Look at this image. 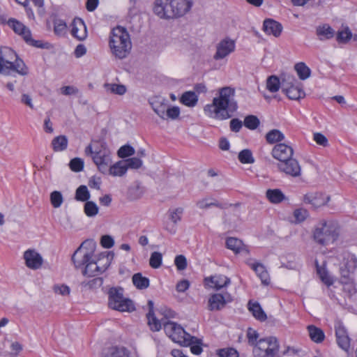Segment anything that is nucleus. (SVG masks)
Instances as JSON below:
<instances>
[{
  "label": "nucleus",
  "instance_id": "c756f323",
  "mask_svg": "<svg viewBox=\"0 0 357 357\" xmlns=\"http://www.w3.org/2000/svg\"><path fill=\"white\" fill-rule=\"evenodd\" d=\"M205 280L213 284V287L217 290L224 287H227L230 284V279L223 275H216L214 276H211L210 278H206Z\"/></svg>",
  "mask_w": 357,
  "mask_h": 357
},
{
  "label": "nucleus",
  "instance_id": "393cba45",
  "mask_svg": "<svg viewBox=\"0 0 357 357\" xmlns=\"http://www.w3.org/2000/svg\"><path fill=\"white\" fill-rule=\"evenodd\" d=\"M149 312L146 314L148 324L152 331H159L162 325L160 321L156 318L153 312L154 304L151 300L148 301Z\"/></svg>",
  "mask_w": 357,
  "mask_h": 357
},
{
  "label": "nucleus",
  "instance_id": "f704fd0d",
  "mask_svg": "<svg viewBox=\"0 0 357 357\" xmlns=\"http://www.w3.org/2000/svg\"><path fill=\"white\" fill-rule=\"evenodd\" d=\"M198 101V97L195 92L186 91L183 93L180 98V102L188 107H195Z\"/></svg>",
  "mask_w": 357,
  "mask_h": 357
},
{
  "label": "nucleus",
  "instance_id": "2f4dec72",
  "mask_svg": "<svg viewBox=\"0 0 357 357\" xmlns=\"http://www.w3.org/2000/svg\"><path fill=\"white\" fill-rule=\"evenodd\" d=\"M123 160H121L115 163L114 165L108 167L107 174L112 175L114 176H122L127 172V168Z\"/></svg>",
  "mask_w": 357,
  "mask_h": 357
},
{
  "label": "nucleus",
  "instance_id": "6e6d98bb",
  "mask_svg": "<svg viewBox=\"0 0 357 357\" xmlns=\"http://www.w3.org/2000/svg\"><path fill=\"white\" fill-rule=\"evenodd\" d=\"M162 256L160 252H153L151 255L149 264L153 268H158L162 264Z\"/></svg>",
  "mask_w": 357,
  "mask_h": 357
},
{
  "label": "nucleus",
  "instance_id": "a18cd8bd",
  "mask_svg": "<svg viewBox=\"0 0 357 357\" xmlns=\"http://www.w3.org/2000/svg\"><path fill=\"white\" fill-rule=\"evenodd\" d=\"M90 198V193L86 185H80L75 192V199L80 202H86Z\"/></svg>",
  "mask_w": 357,
  "mask_h": 357
},
{
  "label": "nucleus",
  "instance_id": "4c0bfd02",
  "mask_svg": "<svg viewBox=\"0 0 357 357\" xmlns=\"http://www.w3.org/2000/svg\"><path fill=\"white\" fill-rule=\"evenodd\" d=\"M298 84H300V82L293 75L283 73L281 76V86L282 91L284 90V88H289Z\"/></svg>",
  "mask_w": 357,
  "mask_h": 357
},
{
  "label": "nucleus",
  "instance_id": "7ed1b4c3",
  "mask_svg": "<svg viewBox=\"0 0 357 357\" xmlns=\"http://www.w3.org/2000/svg\"><path fill=\"white\" fill-rule=\"evenodd\" d=\"M86 155L91 156L98 170L107 174L108 167L112 164L111 152L104 140H93L84 150Z\"/></svg>",
  "mask_w": 357,
  "mask_h": 357
},
{
  "label": "nucleus",
  "instance_id": "0e129e2a",
  "mask_svg": "<svg viewBox=\"0 0 357 357\" xmlns=\"http://www.w3.org/2000/svg\"><path fill=\"white\" fill-rule=\"evenodd\" d=\"M69 166L72 171L79 172L84 168V161L79 158H75L70 160Z\"/></svg>",
  "mask_w": 357,
  "mask_h": 357
},
{
  "label": "nucleus",
  "instance_id": "c03bdc74",
  "mask_svg": "<svg viewBox=\"0 0 357 357\" xmlns=\"http://www.w3.org/2000/svg\"><path fill=\"white\" fill-rule=\"evenodd\" d=\"M238 159L243 164H252L255 162L252 151L250 149H243L240 151Z\"/></svg>",
  "mask_w": 357,
  "mask_h": 357
},
{
  "label": "nucleus",
  "instance_id": "f8f14e48",
  "mask_svg": "<svg viewBox=\"0 0 357 357\" xmlns=\"http://www.w3.org/2000/svg\"><path fill=\"white\" fill-rule=\"evenodd\" d=\"M236 45L234 40L230 38L222 40L216 46V52L213 56L215 60H220L235 50Z\"/></svg>",
  "mask_w": 357,
  "mask_h": 357
},
{
  "label": "nucleus",
  "instance_id": "ddd939ff",
  "mask_svg": "<svg viewBox=\"0 0 357 357\" xmlns=\"http://www.w3.org/2000/svg\"><path fill=\"white\" fill-rule=\"evenodd\" d=\"M271 154L275 159L282 162L292 157L294 150L291 146L280 143L273 148Z\"/></svg>",
  "mask_w": 357,
  "mask_h": 357
},
{
  "label": "nucleus",
  "instance_id": "39448f33",
  "mask_svg": "<svg viewBox=\"0 0 357 357\" xmlns=\"http://www.w3.org/2000/svg\"><path fill=\"white\" fill-rule=\"evenodd\" d=\"M109 45L112 54L116 58H126L132 47L130 35L126 29L120 26L114 28L110 33Z\"/></svg>",
  "mask_w": 357,
  "mask_h": 357
},
{
  "label": "nucleus",
  "instance_id": "338daca9",
  "mask_svg": "<svg viewBox=\"0 0 357 357\" xmlns=\"http://www.w3.org/2000/svg\"><path fill=\"white\" fill-rule=\"evenodd\" d=\"M106 86L108 88L112 93L118 94V95H123L126 92V88L123 84H107Z\"/></svg>",
  "mask_w": 357,
  "mask_h": 357
},
{
  "label": "nucleus",
  "instance_id": "4d7b16f0",
  "mask_svg": "<svg viewBox=\"0 0 357 357\" xmlns=\"http://www.w3.org/2000/svg\"><path fill=\"white\" fill-rule=\"evenodd\" d=\"M183 213V208L181 207L176 208L173 210L170 209L168 211L169 219L175 225L177 224L181 220Z\"/></svg>",
  "mask_w": 357,
  "mask_h": 357
},
{
  "label": "nucleus",
  "instance_id": "58836bf2",
  "mask_svg": "<svg viewBox=\"0 0 357 357\" xmlns=\"http://www.w3.org/2000/svg\"><path fill=\"white\" fill-rule=\"evenodd\" d=\"M294 69L300 79L305 80L311 75V70L306 66L305 63L300 62L294 66Z\"/></svg>",
  "mask_w": 357,
  "mask_h": 357
},
{
  "label": "nucleus",
  "instance_id": "a19ab883",
  "mask_svg": "<svg viewBox=\"0 0 357 357\" xmlns=\"http://www.w3.org/2000/svg\"><path fill=\"white\" fill-rule=\"evenodd\" d=\"M280 85L281 82L275 75H271L267 79L266 88L271 93L277 92L279 90Z\"/></svg>",
  "mask_w": 357,
  "mask_h": 357
},
{
  "label": "nucleus",
  "instance_id": "b1692460",
  "mask_svg": "<svg viewBox=\"0 0 357 357\" xmlns=\"http://www.w3.org/2000/svg\"><path fill=\"white\" fill-rule=\"evenodd\" d=\"M335 30L328 24L319 25L316 28V35L321 41L330 40L334 37Z\"/></svg>",
  "mask_w": 357,
  "mask_h": 357
},
{
  "label": "nucleus",
  "instance_id": "f3484780",
  "mask_svg": "<svg viewBox=\"0 0 357 357\" xmlns=\"http://www.w3.org/2000/svg\"><path fill=\"white\" fill-rule=\"evenodd\" d=\"M231 301L232 298L229 294L225 296L221 294H214L208 299V310L211 311L220 310L225 307L227 303Z\"/></svg>",
  "mask_w": 357,
  "mask_h": 357
},
{
  "label": "nucleus",
  "instance_id": "bf43d9fd",
  "mask_svg": "<svg viewBox=\"0 0 357 357\" xmlns=\"http://www.w3.org/2000/svg\"><path fill=\"white\" fill-rule=\"evenodd\" d=\"M293 215L296 222L301 223L306 220L309 215V213L306 209L301 208L294 210Z\"/></svg>",
  "mask_w": 357,
  "mask_h": 357
},
{
  "label": "nucleus",
  "instance_id": "e2e57ef3",
  "mask_svg": "<svg viewBox=\"0 0 357 357\" xmlns=\"http://www.w3.org/2000/svg\"><path fill=\"white\" fill-rule=\"evenodd\" d=\"M217 354L219 357H238V351L234 348L218 349Z\"/></svg>",
  "mask_w": 357,
  "mask_h": 357
},
{
  "label": "nucleus",
  "instance_id": "aec40b11",
  "mask_svg": "<svg viewBox=\"0 0 357 357\" xmlns=\"http://www.w3.org/2000/svg\"><path fill=\"white\" fill-rule=\"evenodd\" d=\"M71 34L79 40H84L87 36V31L84 21L80 18H75L72 24Z\"/></svg>",
  "mask_w": 357,
  "mask_h": 357
},
{
  "label": "nucleus",
  "instance_id": "a878e982",
  "mask_svg": "<svg viewBox=\"0 0 357 357\" xmlns=\"http://www.w3.org/2000/svg\"><path fill=\"white\" fill-rule=\"evenodd\" d=\"M8 24L17 34L21 36L24 40L26 36H30V29L24 25L20 21L10 18L8 21Z\"/></svg>",
  "mask_w": 357,
  "mask_h": 357
},
{
  "label": "nucleus",
  "instance_id": "f03ea898",
  "mask_svg": "<svg viewBox=\"0 0 357 357\" xmlns=\"http://www.w3.org/2000/svg\"><path fill=\"white\" fill-rule=\"evenodd\" d=\"M193 4V0H155L153 11L160 18L179 17L188 13Z\"/></svg>",
  "mask_w": 357,
  "mask_h": 357
},
{
  "label": "nucleus",
  "instance_id": "6e6552de",
  "mask_svg": "<svg viewBox=\"0 0 357 357\" xmlns=\"http://www.w3.org/2000/svg\"><path fill=\"white\" fill-rule=\"evenodd\" d=\"M163 326L166 335L175 342L191 344L195 342L194 340H197V337L191 336L180 325L175 322L167 321L164 323Z\"/></svg>",
  "mask_w": 357,
  "mask_h": 357
},
{
  "label": "nucleus",
  "instance_id": "a211bd4d",
  "mask_svg": "<svg viewBox=\"0 0 357 357\" xmlns=\"http://www.w3.org/2000/svg\"><path fill=\"white\" fill-rule=\"evenodd\" d=\"M329 200V197H326L321 192H310L303 197V202L305 204H311L314 208H318L325 205Z\"/></svg>",
  "mask_w": 357,
  "mask_h": 357
},
{
  "label": "nucleus",
  "instance_id": "680f3d73",
  "mask_svg": "<svg viewBox=\"0 0 357 357\" xmlns=\"http://www.w3.org/2000/svg\"><path fill=\"white\" fill-rule=\"evenodd\" d=\"M128 169H139L142 165V161L140 158L134 157L123 160Z\"/></svg>",
  "mask_w": 357,
  "mask_h": 357
},
{
  "label": "nucleus",
  "instance_id": "ea45409f",
  "mask_svg": "<svg viewBox=\"0 0 357 357\" xmlns=\"http://www.w3.org/2000/svg\"><path fill=\"white\" fill-rule=\"evenodd\" d=\"M340 282L344 285V291L347 292L349 296H352L356 292L355 284L354 282V279L351 276L348 277V278L341 277Z\"/></svg>",
  "mask_w": 357,
  "mask_h": 357
},
{
  "label": "nucleus",
  "instance_id": "49530a36",
  "mask_svg": "<svg viewBox=\"0 0 357 357\" xmlns=\"http://www.w3.org/2000/svg\"><path fill=\"white\" fill-rule=\"evenodd\" d=\"M196 205L202 209L208 208L211 206H216L220 208L226 207V204H222L217 201L208 202L207 199H203L197 202Z\"/></svg>",
  "mask_w": 357,
  "mask_h": 357
},
{
  "label": "nucleus",
  "instance_id": "37998d69",
  "mask_svg": "<svg viewBox=\"0 0 357 357\" xmlns=\"http://www.w3.org/2000/svg\"><path fill=\"white\" fill-rule=\"evenodd\" d=\"M102 283L103 280L102 278H94L88 281L82 282L81 286L85 289H93L100 287Z\"/></svg>",
  "mask_w": 357,
  "mask_h": 357
},
{
  "label": "nucleus",
  "instance_id": "13d9d810",
  "mask_svg": "<svg viewBox=\"0 0 357 357\" xmlns=\"http://www.w3.org/2000/svg\"><path fill=\"white\" fill-rule=\"evenodd\" d=\"M50 202L54 208H59L61 206L63 199L59 191H53L50 194Z\"/></svg>",
  "mask_w": 357,
  "mask_h": 357
},
{
  "label": "nucleus",
  "instance_id": "c9c22d12",
  "mask_svg": "<svg viewBox=\"0 0 357 357\" xmlns=\"http://www.w3.org/2000/svg\"><path fill=\"white\" fill-rule=\"evenodd\" d=\"M309 335L311 340L317 343L323 342L325 337L324 331L313 325L308 326L307 327Z\"/></svg>",
  "mask_w": 357,
  "mask_h": 357
},
{
  "label": "nucleus",
  "instance_id": "7c9ffc66",
  "mask_svg": "<svg viewBox=\"0 0 357 357\" xmlns=\"http://www.w3.org/2000/svg\"><path fill=\"white\" fill-rule=\"evenodd\" d=\"M248 305V310L252 312L256 319L260 321H264L266 319V314L259 303H252V301H249Z\"/></svg>",
  "mask_w": 357,
  "mask_h": 357
},
{
  "label": "nucleus",
  "instance_id": "603ef678",
  "mask_svg": "<svg viewBox=\"0 0 357 357\" xmlns=\"http://www.w3.org/2000/svg\"><path fill=\"white\" fill-rule=\"evenodd\" d=\"M84 213L89 217L95 216L98 213V207L95 202L86 201L84 204Z\"/></svg>",
  "mask_w": 357,
  "mask_h": 357
},
{
  "label": "nucleus",
  "instance_id": "cd10ccee",
  "mask_svg": "<svg viewBox=\"0 0 357 357\" xmlns=\"http://www.w3.org/2000/svg\"><path fill=\"white\" fill-rule=\"evenodd\" d=\"M266 197L271 203L275 204H280L287 199L280 189H268Z\"/></svg>",
  "mask_w": 357,
  "mask_h": 357
},
{
  "label": "nucleus",
  "instance_id": "c85d7f7f",
  "mask_svg": "<svg viewBox=\"0 0 357 357\" xmlns=\"http://www.w3.org/2000/svg\"><path fill=\"white\" fill-rule=\"evenodd\" d=\"M282 91L289 99L294 100H299L300 98H303L305 95L301 83L289 88H284V90Z\"/></svg>",
  "mask_w": 357,
  "mask_h": 357
},
{
  "label": "nucleus",
  "instance_id": "052dcab7",
  "mask_svg": "<svg viewBox=\"0 0 357 357\" xmlns=\"http://www.w3.org/2000/svg\"><path fill=\"white\" fill-rule=\"evenodd\" d=\"M24 41L35 47L45 49L48 48L49 43H43L42 40H33L31 37V33L30 32V36H26V38L24 39Z\"/></svg>",
  "mask_w": 357,
  "mask_h": 357
},
{
  "label": "nucleus",
  "instance_id": "9d476101",
  "mask_svg": "<svg viewBox=\"0 0 357 357\" xmlns=\"http://www.w3.org/2000/svg\"><path fill=\"white\" fill-rule=\"evenodd\" d=\"M342 262L340 266L341 277L348 278L351 276L357 268V257L352 253L349 252H344L342 255Z\"/></svg>",
  "mask_w": 357,
  "mask_h": 357
},
{
  "label": "nucleus",
  "instance_id": "774afa93",
  "mask_svg": "<svg viewBox=\"0 0 357 357\" xmlns=\"http://www.w3.org/2000/svg\"><path fill=\"white\" fill-rule=\"evenodd\" d=\"M174 264L178 271H183L187 267V260L184 255H177L174 259Z\"/></svg>",
  "mask_w": 357,
  "mask_h": 357
},
{
  "label": "nucleus",
  "instance_id": "6ab92c4d",
  "mask_svg": "<svg viewBox=\"0 0 357 357\" xmlns=\"http://www.w3.org/2000/svg\"><path fill=\"white\" fill-rule=\"evenodd\" d=\"M335 335L338 346L345 351H348L350 348V338L342 325L339 324L335 326Z\"/></svg>",
  "mask_w": 357,
  "mask_h": 357
},
{
  "label": "nucleus",
  "instance_id": "de8ad7c7",
  "mask_svg": "<svg viewBox=\"0 0 357 357\" xmlns=\"http://www.w3.org/2000/svg\"><path fill=\"white\" fill-rule=\"evenodd\" d=\"M352 38V33L349 27L339 31L336 35V40L339 43H347Z\"/></svg>",
  "mask_w": 357,
  "mask_h": 357
},
{
  "label": "nucleus",
  "instance_id": "09e8293b",
  "mask_svg": "<svg viewBox=\"0 0 357 357\" xmlns=\"http://www.w3.org/2000/svg\"><path fill=\"white\" fill-rule=\"evenodd\" d=\"M246 336L249 345L252 346L253 347H256L258 344L259 340H257L259 336L258 332L252 328H248L247 330Z\"/></svg>",
  "mask_w": 357,
  "mask_h": 357
},
{
  "label": "nucleus",
  "instance_id": "864d4df0",
  "mask_svg": "<svg viewBox=\"0 0 357 357\" xmlns=\"http://www.w3.org/2000/svg\"><path fill=\"white\" fill-rule=\"evenodd\" d=\"M66 23L63 20L55 19L54 20V31L56 35H63L66 32Z\"/></svg>",
  "mask_w": 357,
  "mask_h": 357
},
{
  "label": "nucleus",
  "instance_id": "3c124183",
  "mask_svg": "<svg viewBox=\"0 0 357 357\" xmlns=\"http://www.w3.org/2000/svg\"><path fill=\"white\" fill-rule=\"evenodd\" d=\"M243 123L247 128L255 130L259 126L260 122L256 116L248 115L245 118Z\"/></svg>",
  "mask_w": 357,
  "mask_h": 357
},
{
  "label": "nucleus",
  "instance_id": "f257e3e1",
  "mask_svg": "<svg viewBox=\"0 0 357 357\" xmlns=\"http://www.w3.org/2000/svg\"><path fill=\"white\" fill-rule=\"evenodd\" d=\"M234 94V91L230 87L222 88L219 97L214 98L212 104L205 106V112L210 115L215 114V117L220 120L231 118L238 108L236 102L231 98Z\"/></svg>",
  "mask_w": 357,
  "mask_h": 357
},
{
  "label": "nucleus",
  "instance_id": "473e14b6",
  "mask_svg": "<svg viewBox=\"0 0 357 357\" xmlns=\"http://www.w3.org/2000/svg\"><path fill=\"white\" fill-rule=\"evenodd\" d=\"M68 144V140L66 135L55 137L51 142L52 149L56 152L66 150L67 149Z\"/></svg>",
  "mask_w": 357,
  "mask_h": 357
},
{
  "label": "nucleus",
  "instance_id": "9b49d317",
  "mask_svg": "<svg viewBox=\"0 0 357 357\" xmlns=\"http://www.w3.org/2000/svg\"><path fill=\"white\" fill-rule=\"evenodd\" d=\"M278 167L280 172L292 177H298L301 174V167L298 160L292 157L282 162H280L278 165Z\"/></svg>",
  "mask_w": 357,
  "mask_h": 357
},
{
  "label": "nucleus",
  "instance_id": "72a5a7b5",
  "mask_svg": "<svg viewBox=\"0 0 357 357\" xmlns=\"http://www.w3.org/2000/svg\"><path fill=\"white\" fill-rule=\"evenodd\" d=\"M132 281L135 287L138 289H145L149 287V279L144 277L141 273H135L132 275Z\"/></svg>",
  "mask_w": 357,
  "mask_h": 357
},
{
  "label": "nucleus",
  "instance_id": "20e7f679",
  "mask_svg": "<svg viewBox=\"0 0 357 357\" xmlns=\"http://www.w3.org/2000/svg\"><path fill=\"white\" fill-rule=\"evenodd\" d=\"M340 227L333 220H321L314 228L312 237L319 245L327 246L333 244L339 238Z\"/></svg>",
  "mask_w": 357,
  "mask_h": 357
},
{
  "label": "nucleus",
  "instance_id": "bb28decb",
  "mask_svg": "<svg viewBox=\"0 0 357 357\" xmlns=\"http://www.w3.org/2000/svg\"><path fill=\"white\" fill-rule=\"evenodd\" d=\"M101 357H130L129 351L124 347H112L102 351Z\"/></svg>",
  "mask_w": 357,
  "mask_h": 357
},
{
  "label": "nucleus",
  "instance_id": "5fc2aeb1",
  "mask_svg": "<svg viewBox=\"0 0 357 357\" xmlns=\"http://www.w3.org/2000/svg\"><path fill=\"white\" fill-rule=\"evenodd\" d=\"M165 114V115L163 120H175L178 119L180 115V109L178 107L176 106H173L171 107L167 106L166 113Z\"/></svg>",
  "mask_w": 357,
  "mask_h": 357
},
{
  "label": "nucleus",
  "instance_id": "4468645a",
  "mask_svg": "<svg viewBox=\"0 0 357 357\" xmlns=\"http://www.w3.org/2000/svg\"><path fill=\"white\" fill-rule=\"evenodd\" d=\"M109 254L107 255L106 263L102 266H100L98 264V261L95 259L91 260L90 262H88L82 271L83 275L91 277L105 271L109 265Z\"/></svg>",
  "mask_w": 357,
  "mask_h": 357
},
{
  "label": "nucleus",
  "instance_id": "79ce46f5",
  "mask_svg": "<svg viewBox=\"0 0 357 357\" xmlns=\"http://www.w3.org/2000/svg\"><path fill=\"white\" fill-rule=\"evenodd\" d=\"M152 109L153 111L162 119H163L165 117V114L166 113V110L167 108V105L166 103L162 102L160 101H153L151 102Z\"/></svg>",
  "mask_w": 357,
  "mask_h": 357
},
{
  "label": "nucleus",
  "instance_id": "8fccbe9b",
  "mask_svg": "<svg viewBox=\"0 0 357 357\" xmlns=\"http://www.w3.org/2000/svg\"><path fill=\"white\" fill-rule=\"evenodd\" d=\"M317 271L321 280L325 284H326L328 287L333 284V281L325 268L319 267L318 265H317Z\"/></svg>",
  "mask_w": 357,
  "mask_h": 357
},
{
  "label": "nucleus",
  "instance_id": "e433bc0d",
  "mask_svg": "<svg viewBox=\"0 0 357 357\" xmlns=\"http://www.w3.org/2000/svg\"><path fill=\"white\" fill-rule=\"evenodd\" d=\"M284 139L283 133L278 129H273L266 135V140L268 144L282 142Z\"/></svg>",
  "mask_w": 357,
  "mask_h": 357
},
{
  "label": "nucleus",
  "instance_id": "dca6fc26",
  "mask_svg": "<svg viewBox=\"0 0 357 357\" xmlns=\"http://www.w3.org/2000/svg\"><path fill=\"white\" fill-rule=\"evenodd\" d=\"M26 266L31 269H38L43 264L41 255L34 250H28L24 253Z\"/></svg>",
  "mask_w": 357,
  "mask_h": 357
},
{
  "label": "nucleus",
  "instance_id": "4be33fe9",
  "mask_svg": "<svg viewBox=\"0 0 357 357\" xmlns=\"http://www.w3.org/2000/svg\"><path fill=\"white\" fill-rule=\"evenodd\" d=\"M263 30L268 35H273L278 37L282 31V26L280 23L272 19H266L264 21Z\"/></svg>",
  "mask_w": 357,
  "mask_h": 357
},
{
  "label": "nucleus",
  "instance_id": "5701e85b",
  "mask_svg": "<svg viewBox=\"0 0 357 357\" xmlns=\"http://www.w3.org/2000/svg\"><path fill=\"white\" fill-rule=\"evenodd\" d=\"M226 247L227 248L232 250L234 253L244 252L245 254L249 253V250L245 246L243 241L237 238L229 237L226 239Z\"/></svg>",
  "mask_w": 357,
  "mask_h": 357
},
{
  "label": "nucleus",
  "instance_id": "1a4fd4ad",
  "mask_svg": "<svg viewBox=\"0 0 357 357\" xmlns=\"http://www.w3.org/2000/svg\"><path fill=\"white\" fill-rule=\"evenodd\" d=\"M279 351V343L274 337L259 340L256 347H253L255 357H275Z\"/></svg>",
  "mask_w": 357,
  "mask_h": 357
},
{
  "label": "nucleus",
  "instance_id": "69168bd1",
  "mask_svg": "<svg viewBox=\"0 0 357 357\" xmlns=\"http://www.w3.org/2000/svg\"><path fill=\"white\" fill-rule=\"evenodd\" d=\"M135 149L130 145L122 146L118 151L119 158H124L134 155Z\"/></svg>",
  "mask_w": 357,
  "mask_h": 357
},
{
  "label": "nucleus",
  "instance_id": "412c9836",
  "mask_svg": "<svg viewBox=\"0 0 357 357\" xmlns=\"http://www.w3.org/2000/svg\"><path fill=\"white\" fill-rule=\"evenodd\" d=\"M247 264L257 273L261 279L262 284L268 285L270 283V277L265 266L259 262L247 261Z\"/></svg>",
  "mask_w": 357,
  "mask_h": 357
},
{
  "label": "nucleus",
  "instance_id": "0eeeda50",
  "mask_svg": "<svg viewBox=\"0 0 357 357\" xmlns=\"http://www.w3.org/2000/svg\"><path fill=\"white\" fill-rule=\"evenodd\" d=\"M96 243L93 240L84 241L75 251L72 256V261L76 268L85 267L88 262L93 260Z\"/></svg>",
  "mask_w": 357,
  "mask_h": 357
},
{
  "label": "nucleus",
  "instance_id": "2eb2a0df",
  "mask_svg": "<svg viewBox=\"0 0 357 357\" xmlns=\"http://www.w3.org/2000/svg\"><path fill=\"white\" fill-rule=\"evenodd\" d=\"M6 50L10 54L13 55L15 57L14 62L6 61V63L8 64V75H10V71L12 70H15L20 75H26L29 73V70L24 62L21 59L18 58L17 55L13 50L7 48Z\"/></svg>",
  "mask_w": 357,
  "mask_h": 357
},
{
  "label": "nucleus",
  "instance_id": "423d86ee",
  "mask_svg": "<svg viewBox=\"0 0 357 357\" xmlns=\"http://www.w3.org/2000/svg\"><path fill=\"white\" fill-rule=\"evenodd\" d=\"M108 305L110 308L120 312H130L135 310L132 301L123 297V289L120 287L109 289Z\"/></svg>",
  "mask_w": 357,
  "mask_h": 357
}]
</instances>
